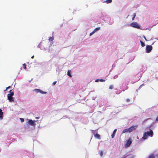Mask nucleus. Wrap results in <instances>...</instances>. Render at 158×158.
Returning a JSON list of instances; mask_svg holds the SVG:
<instances>
[{
    "label": "nucleus",
    "instance_id": "obj_1",
    "mask_svg": "<svg viewBox=\"0 0 158 158\" xmlns=\"http://www.w3.org/2000/svg\"><path fill=\"white\" fill-rule=\"evenodd\" d=\"M153 133L152 131L151 130H150L149 132L148 131L145 132L143 135V136L142 138L144 140H145L147 139L148 136L151 137L153 136Z\"/></svg>",
    "mask_w": 158,
    "mask_h": 158
},
{
    "label": "nucleus",
    "instance_id": "obj_25",
    "mask_svg": "<svg viewBox=\"0 0 158 158\" xmlns=\"http://www.w3.org/2000/svg\"><path fill=\"white\" fill-rule=\"evenodd\" d=\"M144 85V84H143L142 85H140V86L139 87V89H140L142 87V86H143V85Z\"/></svg>",
    "mask_w": 158,
    "mask_h": 158
},
{
    "label": "nucleus",
    "instance_id": "obj_29",
    "mask_svg": "<svg viewBox=\"0 0 158 158\" xmlns=\"http://www.w3.org/2000/svg\"><path fill=\"white\" fill-rule=\"evenodd\" d=\"M126 101L127 102H128L130 101V100L129 99H127Z\"/></svg>",
    "mask_w": 158,
    "mask_h": 158
},
{
    "label": "nucleus",
    "instance_id": "obj_28",
    "mask_svg": "<svg viewBox=\"0 0 158 158\" xmlns=\"http://www.w3.org/2000/svg\"><path fill=\"white\" fill-rule=\"evenodd\" d=\"M56 81H55L53 82V83H52V85H55L56 84Z\"/></svg>",
    "mask_w": 158,
    "mask_h": 158
},
{
    "label": "nucleus",
    "instance_id": "obj_11",
    "mask_svg": "<svg viewBox=\"0 0 158 158\" xmlns=\"http://www.w3.org/2000/svg\"><path fill=\"white\" fill-rule=\"evenodd\" d=\"M126 132H129L128 128L125 129H124L122 131L123 133H124Z\"/></svg>",
    "mask_w": 158,
    "mask_h": 158
},
{
    "label": "nucleus",
    "instance_id": "obj_9",
    "mask_svg": "<svg viewBox=\"0 0 158 158\" xmlns=\"http://www.w3.org/2000/svg\"><path fill=\"white\" fill-rule=\"evenodd\" d=\"M116 131H117L116 129H115L114 130V131L113 132V134L111 135V136L112 138H114V137Z\"/></svg>",
    "mask_w": 158,
    "mask_h": 158
},
{
    "label": "nucleus",
    "instance_id": "obj_15",
    "mask_svg": "<svg viewBox=\"0 0 158 158\" xmlns=\"http://www.w3.org/2000/svg\"><path fill=\"white\" fill-rule=\"evenodd\" d=\"M140 42L142 47H144L145 46V44L143 41L140 40Z\"/></svg>",
    "mask_w": 158,
    "mask_h": 158
},
{
    "label": "nucleus",
    "instance_id": "obj_10",
    "mask_svg": "<svg viewBox=\"0 0 158 158\" xmlns=\"http://www.w3.org/2000/svg\"><path fill=\"white\" fill-rule=\"evenodd\" d=\"M3 112L2 110L0 109V119H2L3 118Z\"/></svg>",
    "mask_w": 158,
    "mask_h": 158
},
{
    "label": "nucleus",
    "instance_id": "obj_18",
    "mask_svg": "<svg viewBox=\"0 0 158 158\" xmlns=\"http://www.w3.org/2000/svg\"><path fill=\"white\" fill-rule=\"evenodd\" d=\"M112 0H107L106 2L107 3H110L112 2Z\"/></svg>",
    "mask_w": 158,
    "mask_h": 158
},
{
    "label": "nucleus",
    "instance_id": "obj_5",
    "mask_svg": "<svg viewBox=\"0 0 158 158\" xmlns=\"http://www.w3.org/2000/svg\"><path fill=\"white\" fill-rule=\"evenodd\" d=\"M152 49V47L151 45H147L146 48V52L148 53L150 52Z\"/></svg>",
    "mask_w": 158,
    "mask_h": 158
},
{
    "label": "nucleus",
    "instance_id": "obj_34",
    "mask_svg": "<svg viewBox=\"0 0 158 158\" xmlns=\"http://www.w3.org/2000/svg\"><path fill=\"white\" fill-rule=\"evenodd\" d=\"M31 58L33 59L34 58V56H33L32 57H31Z\"/></svg>",
    "mask_w": 158,
    "mask_h": 158
},
{
    "label": "nucleus",
    "instance_id": "obj_30",
    "mask_svg": "<svg viewBox=\"0 0 158 158\" xmlns=\"http://www.w3.org/2000/svg\"><path fill=\"white\" fill-rule=\"evenodd\" d=\"M135 16H136L135 13H134L133 14V17H135Z\"/></svg>",
    "mask_w": 158,
    "mask_h": 158
},
{
    "label": "nucleus",
    "instance_id": "obj_8",
    "mask_svg": "<svg viewBox=\"0 0 158 158\" xmlns=\"http://www.w3.org/2000/svg\"><path fill=\"white\" fill-rule=\"evenodd\" d=\"M29 124L31 126H34L35 124L34 122L32 120L30 119L28 121Z\"/></svg>",
    "mask_w": 158,
    "mask_h": 158
},
{
    "label": "nucleus",
    "instance_id": "obj_2",
    "mask_svg": "<svg viewBox=\"0 0 158 158\" xmlns=\"http://www.w3.org/2000/svg\"><path fill=\"white\" fill-rule=\"evenodd\" d=\"M11 90H10L9 91L10 93L7 95V99L10 102H13L14 101V98L13 97V96L14 94V92H11Z\"/></svg>",
    "mask_w": 158,
    "mask_h": 158
},
{
    "label": "nucleus",
    "instance_id": "obj_14",
    "mask_svg": "<svg viewBox=\"0 0 158 158\" xmlns=\"http://www.w3.org/2000/svg\"><path fill=\"white\" fill-rule=\"evenodd\" d=\"M100 27H97L96 28L94 29V30L93 31L94 32H96L97 31H98L99 29H100Z\"/></svg>",
    "mask_w": 158,
    "mask_h": 158
},
{
    "label": "nucleus",
    "instance_id": "obj_24",
    "mask_svg": "<svg viewBox=\"0 0 158 158\" xmlns=\"http://www.w3.org/2000/svg\"><path fill=\"white\" fill-rule=\"evenodd\" d=\"M20 119L21 120V121L22 122H23L24 121V119L23 118H20Z\"/></svg>",
    "mask_w": 158,
    "mask_h": 158
},
{
    "label": "nucleus",
    "instance_id": "obj_17",
    "mask_svg": "<svg viewBox=\"0 0 158 158\" xmlns=\"http://www.w3.org/2000/svg\"><path fill=\"white\" fill-rule=\"evenodd\" d=\"M48 40H49V41H52L53 40L54 37H49Z\"/></svg>",
    "mask_w": 158,
    "mask_h": 158
},
{
    "label": "nucleus",
    "instance_id": "obj_12",
    "mask_svg": "<svg viewBox=\"0 0 158 158\" xmlns=\"http://www.w3.org/2000/svg\"><path fill=\"white\" fill-rule=\"evenodd\" d=\"M148 158H155V156L153 154H152L149 155Z\"/></svg>",
    "mask_w": 158,
    "mask_h": 158
},
{
    "label": "nucleus",
    "instance_id": "obj_4",
    "mask_svg": "<svg viewBox=\"0 0 158 158\" xmlns=\"http://www.w3.org/2000/svg\"><path fill=\"white\" fill-rule=\"evenodd\" d=\"M130 26L135 28L139 29L140 26L136 22H134L130 24Z\"/></svg>",
    "mask_w": 158,
    "mask_h": 158
},
{
    "label": "nucleus",
    "instance_id": "obj_6",
    "mask_svg": "<svg viewBox=\"0 0 158 158\" xmlns=\"http://www.w3.org/2000/svg\"><path fill=\"white\" fill-rule=\"evenodd\" d=\"M137 126H132L130 127V128H128L129 133H130L135 130L136 128H137Z\"/></svg>",
    "mask_w": 158,
    "mask_h": 158
},
{
    "label": "nucleus",
    "instance_id": "obj_27",
    "mask_svg": "<svg viewBox=\"0 0 158 158\" xmlns=\"http://www.w3.org/2000/svg\"><path fill=\"white\" fill-rule=\"evenodd\" d=\"M10 86H9L7 87L6 88V89L5 90V91H6L8 89L10 88Z\"/></svg>",
    "mask_w": 158,
    "mask_h": 158
},
{
    "label": "nucleus",
    "instance_id": "obj_21",
    "mask_svg": "<svg viewBox=\"0 0 158 158\" xmlns=\"http://www.w3.org/2000/svg\"><path fill=\"white\" fill-rule=\"evenodd\" d=\"M113 88V85H111L109 87V89H112Z\"/></svg>",
    "mask_w": 158,
    "mask_h": 158
},
{
    "label": "nucleus",
    "instance_id": "obj_22",
    "mask_svg": "<svg viewBox=\"0 0 158 158\" xmlns=\"http://www.w3.org/2000/svg\"><path fill=\"white\" fill-rule=\"evenodd\" d=\"M103 152L102 151H100V155L101 156H103Z\"/></svg>",
    "mask_w": 158,
    "mask_h": 158
},
{
    "label": "nucleus",
    "instance_id": "obj_31",
    "mask_svg": "<svg viewBox=\"0 0 158 158\" xmlns=\"http://www.w3.org/2000/svg\"><path fill=\"white\" fill-rule=\"evenodd\" d=\"M156 120L157 121H158V116H157V117H156Z\"/></svg>",
    "mask_w": 158,
    "mask_h": 158
},
{
    "label": "nucleus",
    "instance_id": "obj_13",
    "mask_svg": "<svg viewBox=\"0 0 158 158\" xmlns=\"http://www.w3.org/2000/svg\"><path fill=\"white\" fill-rule=\"evenodd\" d=\"M67 75L69 76L70 77H72V76L71 74V71L69 70L67 72Z\"/></svg>",
    "mask_w": 158,
    "mask_h": 158
},
{
    "label": "nucleus",
    "instance_id": "obj_19",
    "mask_svg": "<svg viewBox=\"0 0 158 158\" xmlns=\"http://www.w3.org/2000/svg\"><path fill=\"white\" fill-rule=\"evenodd\" d=\"M40 93L42 94H46L47 93V92H46L40 90Z\"/></svg>",
    "mask_w": 158,
    "mask_h": 158
},
{
    "label": "nucleus",
    "instance_id": "obj_20",
    "mask_svg": "<svg viewBox=\"0 0 158 158\" xmlns=\"http://www.w3.org/2000/svg\"><path fill=\"white\" fill-rule=\"evenodd\" d=\"M23 68L24 69H26V64L25 63H24V64H23Z\"/></svg>",
    "mask_w": 158,
    "mask_h": 158
},
{
    "label": "nucleus",
    "instance_id": "obj_32",
    "mask_svg": "<svg viewBox=\"0 0 158 158\" xmlns=\"http://www.w3.org/2000/svg\"><path fill=\"white\" fill-rule=\"evenodd\" d=\"M135 18V17H133V18H132V20H134V18Z\"/></svg>",
    "mask_w": 158,
    "mask_h": 158
},
{
    "label": "nucleus",
    "instance_id": "obj_23",
    "mask_svg": "<svg viewBox=\"0 0 158 158\" xmlns=\"http://www.w3.org/2000/svg\"><path fill=\"white\" fill-rule=\"evenodd\" d=\"M95 32H94V31H93L92 32H91L89 34V35L91 36L93 34H94Z\"/></svg>",
    "mask_w": 158,
    "mask_h": 158
},
{
    "label": "nucleus",
    "instance_id": "obj_33",
    "mask_svg": "<svg viewBox=\"0 0 158 158\" xmlns=\"http://www.w3.org/2000/svg\"><path fill=\"white\" fill-rule=\"evenodd\" d=\"M144 39H145V40H146L147 41V40L146 39V37H145L144 36Z\"/></svg>",
    "mask_w": 158,
    "mask_h": 158
},
{
    "label": "nucleus",
    "instance_id": "obj_16",
    "mask_svg": "<svg viewBox=\"0 0 158 158\" xmlns=\"http://www.w3.org/2000/svg\"><path fill=\"white\" fill-rule=\"evenodd\" d=\"M40 89H35L34 90V91H35L36 92L38 93H39V92L40 93Z\"/></svg>",
    "mask_w": 158,
    "mask_h": 158
},
{
    "label": "nucleus",
    "instance_id": "obj_26",
    "mask_svg": "<svg viewBox=\"0 0 158 158\" xmlns=\"http://www.w3.org/2000/svg\"><path fill=\"white\" fill-rule=\"evenodd\" d=\"M100 81L101 82H104V81H105V80L102 79H101L100 80Z\"/></svg>",
    "mask_w": 158,
    "mask_h": 158
},
{
    "label": "nucleus",
    "instance_id": "obj_7",
    "mask_svg": "<svg viewBox=\"0 0 158 158\" xmlns=\"http://www.w3.org/2000/svg\"><path fill=\"white\" fill-rule=\"evenodd\" d=\"M131 138H130L127 141V143L126 145V147H128L131 143Z\"/></svg>",
    "mask_w": 158,
    "mask_h": 158
},
{
    "label": "nucleus",
    "instance_id": "obj_3",
    "mask_svg": "<svg viewBox=\"0 0 158 158\" xmlns=\"http://www.w3.org/2000/svg\"><path fill=\"white\" fill-rule=\"evenodd\" d=\"M92 133L94 135V137L95 138H96L98 139H101V137H100V135L97 133H98V130H95L94 131L93 130H92Z\"/></svg>",
    "mask_w": 158,
    "mask_h": 158
},
{
    "label": "nucleus",
    "instance_id": "obj_35",
    "mask_svg": "<svg viewBox=\"0 0 158 158\" xmlns=\"http://www.w3.org/2000/svg\"><path fill=\"white\" fill-rule=\"evenodd\" d=\"M98 81V80H96L95 82H97Z\"/></svg>",
    "mask_w": 158,
    "mask_h": 158
}]
</instances>
